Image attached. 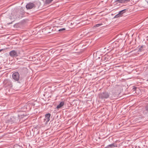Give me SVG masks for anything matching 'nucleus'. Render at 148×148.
I'll return each instance as SVG.
<instances>
[{
    "label": "nucleus",
    "instance_id": "obj_1",
    "mask_svg": "<svg viewBox=\"0 0 148 148\" xmlns=\"http://www.w3.org/2000/svg\"><path fill=\"white\" fill-rule=\"evenodd\" d=\"M41 5V3L39 1H37L34 3L29 2L27 3L26 6L27 9H30L34 8L40 9L39 7Z\"/></svg>",
    "mask_w": 148,
    "mask_h": 148
},
{
    "label": "nucleus",
    "instance_id": "obj_2",
    "mask_svg": "<svg viewBox=\"0 0 148 148\" xmlns=\"http://www.w3.org/2000/svg\"><path fill=\"white\" fill-rule=\"evenodd\" d=\"M109 96V93L106 91L104 92L99 94V98L102 99H107Z\"/></svg>",
    "mask_w": 148,
    "mask_h": 148
},
{
    "label": "nucleus",
    "instance_id": "obj_3",
    "mask_svg": "<svg viewBox=\"0 0 148 148\" xmlns=\"http://www.w3.org/2000/svg\"><path fill=\"white\" fill-rule=\"evenodd\" d=\"M18 118H16L14 116H12L9 118L6 121V122L8 125H11L13 123H16L17 121Z\"/></svg>",
    "mask_w": 148,
    "mask_h": 148
},
{
    "label": "nucleus",
    "instance_id": "obj_4",
    "mask_svg": "<svg viewBox=\"0 0 148 148\" xmlns=\"http://www.w3.org/2000/svg\"><path fill=\"white\" fill-rule=\"evenodd\" d=\"M12 77L14 81L17 82L18 83H20L19 82L20 75L18 72H16L13 73L12 75Z\"/></svg>",
    "mask_w": 148,
    "mask_h": 148
},
{
    "label": "nucleus",
    "instance_id": "obj_5",
    "mask_svg": "<svg viewBox=\"0 0 148 148\" xmlns=\"http://www.w3.org/2000/svg\"><path fill=\"white\" fill-rule=\"evenodd\" d=\"M4 86V87H8L11 88L12 86V82L8 79H5L4 80L3 82Z\"/></svg>",
    "mask_w": 148,
    "mask_h": 148
},
{
    "label": "nucleus",
    "instance_id": "obj_6",
    "mask_svg": "<svg viewBox=\"0 0 148 148\" xmlns=\"http://www.w3.org/2000/svg\"><path fill=\"white\" fill-rule=\"evenodd\" d=\"M10 56L12 57H16L18 56V54L16 51L12 50L9 53Z\"/></svg>",
    "mask_w": 148,
    "mask_h": 148
},
{
    "label": "nucleus",
    "instance_id": "obj_7",
    "mask_svg": "<svg viewBox=\"0 0 148 148\" xmlns=\"http://www.w3.org/2000/svg\"><path fill=\"white\" fill-rule=\"evenodd\" d=\"M110 43L112 44V46L114 48L118 47L119 46V43L118 41H114L113 40H111Z\"/></svg>",
    "mask_w": 148,
    "mask_h": 148
},
{
    "label": "nucleus",
    "instance_id": "obj_8",
    "mask_svg": "<svg viewBox=\"0 0 148 148\" xmlns=\"http://www.w3.org/2000/svg\"><path fill=\"white\" fill-rule=\"evenodd\" d=\"M51 116V114L49 113L46 114L45 115V118L44 119V121L45 122V124H47L50 121Z\"/></svg>",
    "mask_w": 148,
    "mask_h": 148
},
{
    "label": "nucleus",
    "instance_id": "obj_9",
    "mask_svg": "<svg viewBox=\"0 0 148 148\" xmlns=\"http://www.w3.org/2000/svg\"><path fill=\"white\" fill-rule=\"evenodd\" d=\"M116 147H117V145L113 143L108 145L104 148H115Z\"/></svg>",
    "mask_w": 148,
    "mask_h": 148
},
{
    "label": "nucleus",
    "instance_id": "obj_10",
    "mask_svg": "<svg viewBox=\"0 0 148 148\" xmlns=\"http://www.w3.org/2000/svg\"><path fill=\"white\" fill-rule=\"evenodd\" d=\"M64 105V101H61L60 102L59 104L56 107L57 109H59L62 107Z\"/></svg>",
    "mask_w": 148,
    "mask_h": 148
},
{
    "label": "nucleus",
    "instance_id": "obj_11",
    "mask_svg": "<svg viewBox=\"0 0 148 148\" xmlns=\"http://www.w3.org/2000/svg\"><path fill=\"white\" fill-rule=\"evenodd\" d=\"M14 12L13 13V18L14 19H15V18H19L20 16L18 14V12H16V14H14ZM12 14H13L12 13Z\"/></svg>",
    "mask_w": 148,
    "mask_h": 148
},
{
    "label": "nucleus",
    "instance_id": "obj_12",
    "mask_svg": "<svg viewBox=\"0 0 148 148\" xmlns=\"http://www.w3.org/2000/svg\"><path fill=\"white\" fill-rule=\"evenodd\" d=\"M126 9H124L123 10H122L121 11H120L119 12V14H120V15L121 16H122V15L125 13V12Z\"/></svg>",
    "mask_w": 148,
    "mask_h": 148
},
{
    "label": "nucleus",
    "instance_id": "obj_13",
    "mask_svg": "<svg viewBox=\"0 0 148 148\" xmlns=\"http://www.w3.org/2000/svg\"><path fill=\"white\" fill-rule=\"evenodd\" d=\"M53 0H46L45 3L46 4H49L52 2Z\"/></svg>",
    "mask_w": 148,
    "mask_h": 148
},
{
    "label": "nucleus",
    "instance_id": "obj_14",
    "mask_svg": "<svg viewBox=\"0 0 148 148\" xmlns=\"http://www.w3.org/2000/svg\"><path fill=\"white\" fill-rule=\"evenodd\" d=\"M143 46H142L140 47L139 48L138 50V52H141L144 50L143 49Z\"/></svg>",
    "mask_w": 148,
    "mask_h": 148
},
{
    "label": "nucleus",
    "instance_id": "obj_15",
    "mask_svg": "<svg viewBox=\"0 0 148 148\" xmlns=\"http://www.w3.org/2000/svg\"><path fill=\"white\" fill-rule=\"evenodd\" d=\"M121 16L120 15V14H117L116 15L114 16V18H118V17H120Z\"/></svg>",
    "mask_w": 148,
    "mask_h": 148
},
{
    "label": "nucleus",
    "instance_id": "obj_16",
    "mask_svg": "<svg viewBox=\"0 0 148 148\" xmlns=\"http://www.w3.org/2000/svg\"><path fill=\"white\" fill-rule=\"evenodd\" d=\"M130 0H123L122 2L121 1V3H124L128 2H129Z\"/></svg>",
    "mask_w": 148,
    "mask_h": 148
},
{
    "label": "nucleus",
    "instance_id": "obj_17",
    "mask_svg": "<svg viewBox=\"0 0 148 148\" xmlns=\"http://www.w3.org/2000/svg\"><path fill=\"white\" fill-rule=\"evenodd\" d=\"M102 25V24H98L96 25L94 27H99Z\"/></svg>",
    "mask_w": 148,
    "mask_h": 148
},
{
    "label": "nucleus",
    "instance_id": "obj_18",
    "mask_svg": "<svg viewBox=\"0 0 148 148\" xmlns=\"http://www.w3.org/2000/svg\"><path fill=\"white\" fill-rule=\"evenodd\" d=\"M20 11L21 12V14L22 15L25 13V12L22 9L20 10Z\"/></svg>",
    "mask_w": 148,
    "mask_h": 148
},
{
    "label": "nucleus",
    "instance_id": "obj_19",
    "mask_svg": "<svg viewBox=\"0 0 148 148\" xmlns=\"http://www.w3.org/2000/svg\"><path fill=\"white\" fill-rule=\"evenodd\" d=\"M66 29L65 28H63L61 29H60L58 31L59 32H61L63 30H65Z\"/></svg>",
    "mask_w": 148,
    "mask_h": 148
},
{
    "label": "nucleus",
    "instance_id": "obj_20",
    "mask_svg": "<svg viewBox=\"0 0 148 148\" xmlns=\"http://www.w3.org/2000/svg\"><path fill=\"white\" fill-rule=\"evenodd\" d=\"M146 109L147 111H148V105L146 107Z\"/></svg>",
    "mask_w": 148,
    "mask_h": 148
},
{
    "label": "nucleus",
    "instance_id": "obj_21",
    "mask_svg": "<svg viewBox=\"0 0 148 148\" xmlns=\"http://www.w3.org/2000/svg\"><path fill=\"white\" fill-rule=\"evenodd\" d=\"M116 1H118L119 3H120V0H116Z\"/></svg>",
    "mask_w": 148,
    "mask_h": 148
},
{
    "label": "nucleus",
    "instance_id": "obj_22",
    "mask_svg": "<svg viewBox=\"0 0 148 148\" xmlns=\"http://www.w3.org/2000/svg\"><path fill=\"white\" fill-rule=\"evenodd\" d=\"M116 1H118L119 3H120V0H116Z\"/></svg>",
    "mask_w": 148,
    "mask_h": 148
},
{
    "label": "nucleus",
    "instance_id": "obj_23",
    "mask_svg": "<svg viewBox=\"0 0 148 148\" xmlns=\"http://www.w3.org/2000/svg\"><path fill=\"white\" fill-rule=\"evenodd\" d=\"M23 69H21L19 70V71H23Z\"/></svg>",
    "mask_w": 148,
    "mask_h": 148
},
{
    "label": "nucleus",
    "instance_id": "obj_24",
    "mask_svg": "<svg viewBox=\"0 0 148 148\" xmlns=\"http://www.w3.org/2000/svg\"><path fill=\"white\" fill-rule=\"evenodd\" d=\"M3 49H0V52L1 51H3Z\"/></svg>",
    "mask_w": 148,
    "mask_h": 148
},
{
    "label": "nucleus",
    "instance_id": "obj_25",
    "mask_svg": "<svg viewBox=\"0 0 148 148\" xmlns=\"http://www.w3.org/2000/svg\"><path fill=\"white\" fill-rule=\"evenodd\" d=\"M10 19H12V17L11 16V17L10 18Z\"/></svg>",
    "mask_w": 148,
    "mask_h": 148
},
{
    "label": "nucleus",
    "instance_id": "obj_26",
    "mask_svg": "<svg viewBox=\"0 0 148 148\" xmlns=\"http://www.w3.org/2000/svg\"><path fill=\"white\" fill-rule=\"evenodd\" d=\"M131 52V51L130 52H129V53H128L129 54V53H130Z\"/></svg>",
    "mask_w": 148,
    "mask_h": 148
}]
</instances>
